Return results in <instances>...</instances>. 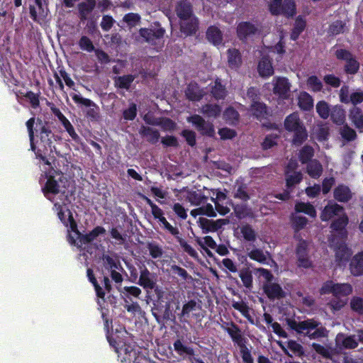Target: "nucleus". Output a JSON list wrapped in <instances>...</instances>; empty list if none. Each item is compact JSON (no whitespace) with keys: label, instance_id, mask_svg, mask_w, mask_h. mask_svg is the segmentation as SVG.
<instances>
[{"label":"nucleus","instance_id":"obj_1","mask_svg":"<svg viewBox=\"0 0 363 363\" xmlns=\"http://www.w3.org/2000/svg\"><path fill=\"white\" fill-rule=\"evenodd\" d=\"M353 291L352 286L349 283H336L333 281L325 282L321 289L322 294H332L334 298L328 303L333 311L342 308L347 303V296Z\"/></svg>","mask_w":363,"mask_h":363},{"label":"nucleus","instance_id":"obj_2","mask_svg":"<svg viewBox=\"0 0 363 363\" xmlns=\"http://www.w3.org/2000/svg\"><path fill=\"white\" fill-rule=\"evenodd\" d=\"M46 177L47 181L43 188L45 196L54 203L57 202L55 199L56 196L60 201L67 199V196L65 195L67 181L63 174L52 170L46 174Z\"/></svg>","mask_w":363,"mask_h":363},{"label":"nucleus","instance_id":"obj_3","mask_svg":"<svg viewBox=\"0 0 363 363\" xmlns=\"http://www.w3.org/2000/svg\"><path fill=\"white\" fill-rule=\"evenodd\" d=\"M286 323L291 329L311 340L326 337L328 335L327 330L314 319L296 321L295 319L287 318Z\"/></svg>","mask_w":363,"mask_h":363},{"label":"nucleus","instance_id":"obj_4","mask_svg":"<svg viewBox=\"0 0 363 363\" xmlns=\"http://www.w3.org/2000/svg\"><path fill=\"white\" fill-rule=\"evenodd\" d=\"M333 218H335V219L331 224V228L333 230L340 231L342 235L345 237L347 233L345 228L348 223V218L341 206L330 203L323 208L320 218L323 221H327Z\"/></svg>","mask_w":363,"mask_h":363},{"label":"nucleus","instance_id":"obj_5","mask_svg":"<svg viewBox=\"0 0 363 363\" xmlns=\"http://www.w3.org/2000/svg\"><path fill=\"white\" fill-rule=\"evenodd\" d=\"M284 127L286 130L294 133L293 138L294 144L300 145L306 140L308 137L306 130L297 113H293L286 118Z\"/></svg>","mask_w":363,"mask_h":363},{"label":"nucleus","instance_id":"obj_6","mask_svg":"<svg viewBox=\"0 0 363 363\" xmlns=\"http://www.w3.org/2000/svg\"><path fill=\"white\" fill-rule=\"evenodd\" d=\"M105 233L106 230L101 226L96 227L85 235H82L77 229L76 231H73L69 235V242L78 248H82L84 245L96 240L99 235H104Z\"/></svg>","mask_w":363,"mask_h":363},{"label":"nucleus","instance_id":"obj_7","mask_svg":"<svg viewBox=\"0 0 363 363\" xmlns=\"http://www.w3.org/2000/svg\"><path fill=\"white\" fill-rule=\"evenodd\" d=\"M67 199L61 201L62 204H60V202H55L54 209L57 211L58 218L67 228L69 235L70 233H72L73 231H76L77 227L72 215L67 206Z\"/></svg>","mask_w":363,"mask_h":363},{"label":"nucleus","instance_id":"obj_8","mask_svg":"<svg viewBox=\"0 0 363 363\" xmlns=\"http://www.w3.org/2000/svg\"><path fill=\"white\" fill-rule=\"evenodd\" d=\"M116 352L118 353V357L121 358V363H130L133 360V363H141V362H147V360L142 356L136 357V352L133 347L130 345L123 343L121 345L117 343V345H113Z\"/></svg>","mask_w":363,"mask_h":363},{"label":"nucleus","instance_id":"obj_9","mask_svg":"<svg viewBox=\"0 0 363 363\" xmlns=\"http://www.w3.org/2000/svg\"><path fill=\"white\" fill-rule=\"evenodd\" d=\"M269 11L273 15L283 14L286 16H293L296 13V6L293 0H272L269 5Z\"/></svg>","mask_w":363,"mask_h":363},{"label":"nucleus","instance_id":"obj_10","mask_svg":"<svg viewBox=\"0 0 363 363\" xmlns=\"http://www.w3.org/2000/svg\"><path fill=\"white\" fill-rule=\"evenodd\" d=\"M296 257L298 267L309 268L312 262L309 256V244L303 240H300L296 248Z\"/></svg>","mask_w":363,"mask_h":363},{"label":"nucleus","instance_id":"obj_11","mask_svg":"<svg viewBox=\"0 0 363 363\" xmlns=\"http://www.w3.org/2000/svg\"><path fill=\"white\" fill-rule=\"evenodd\" d=\"M72 98L75 103L82 104L87 108L86 111V115L91 121H97L100 119L99 107L96 106L92 101L83 98L78 94H73Z\"/></svg>","mask_w":363,"mask_h":363},{"label":"nucleus","instance_id":"obj_12","mask_svg":"<svg viewBox=\"0 0 363 363\" xmlns=\"http://www.w3.org/2000/svg\"><path fill=\"white\" fill-rule=\"evenodd\" d=\"M187 121L188 122L191 123L203 135L213 136L215 133L213 124L205 121V120L199 115H194L191 117H188Z\"/></svg>","mask_w":363,"mask_h":363},{"label":"nucleus","instance_id":"obj_13","mask_svg":"<svg viewBox=\"0 0 363 363\" xmlns=\"http://www.w3.org/2000/svg\"><path fill=\"white\" fill-rule=\"evenodd\" d=\"M274 93L280 99H286L290 96V83L285 77H275L273 79Z\"/></svg>","mask_w":363,"mask_h":363},{"label":"nucleus","instance_id":"obj_14","mask_svg":"<svg viewBox=\"0 0 363 363\" xmlns=\"http://www.w3.org/2000/svg\"><path fill=\"white\" fill-rule=\"evenodd\" d=\"M138 283L145 289H153L157 284V276L144 267L140 269Z\"/></svg>","mask_w":363,"mask_h":363},{"label":"nucleus","instance_id":"obj_15","mask_svg":"<svg viewBox=\"0 0 363 363\" xmlns=\"http://www.w3.org/2000/svg\"><path fill=\"white\" fill-rule=\"evenodd\" d=\"M336 57L338 59L346 61L345 70L347 73L354 74L359 69V63L353 59L352 55L345 50H338L336 51Z\"/></svg>","mask_w":363,"mask_h":363},{"label":"nucleus","instance_id":"obj_16","mask_svg":"<svg viewBox=\"0 0 363 363\" xmlns=\"http://www.w3.org/2000/svg\"><path fill=\"white\" fill-rule=\"evenodd\" d=\"M140 34L146 42L156 44V40H160L163 37L164 30L160 27H156L154 29L143 28L140 29Z\"/></svg>","mask_w":363,"mask_h":363},{"label":"nucleus","instance_id":"obj_17","mask_svg":"<svg viewBox=\"0 0 363 363\" xmlns=\"http://www.w3.org/2000/svg\"><path fill=\"white\" fill-rule=\"evenodd\" d=\"M247 255L250 259L257 262L262 264H266L271 260L270 255L268 252L257 247L247 248Z\"/></svg>","mask_w":363,"mask_h":363},{"label":"nucleus","instance_id":"obj_18","mask_svg":"<svg viewBox=\"0 0 363 363\" xmlns=\"http://www.w3.org/2000/svg\"><path fill=\"white\" fill-rule=\"evenodd\" d=\"M180 30L185 35H190L196 33L198 28L196 17H191L180 20Z\"/></svg>","mask_w":363,"mask_h":363},{"label":"nucleus","instance_id":"obj_19","mask_svg":"<svg viewBox=\"0 0 363 363\" xmlns=\"http://www.w3.org/2000/svg\"><path fill=\"white\" fill-rule=\"evenodd\" d=\"M331 245L335 251V257L337 260H338V262L340 263L346 262L351 255L350 250L345 245L344 242L336 245L334 240H331Z\"/></svg>","mask_w":363,"mask_h":363},{"label":"nucleus","instance_id":"obj_20","mask_svg":"<svg viewBox=\"0 0 363 363\" xmlns=\"http://www.w3.org/2000/svg\"><path fill=\"white\" fill-rule=\"evenodd\" d=\"M263 288L269 298H280L284 296V292L278 284L265 283Z\"/></svg>","mask_w":363,"mask_h":363},{"label":"nucleus","instance_id":"obj_21","mask_svg":"<svg viewBox=\"0 0 363 363\" xmlns=\"http://www.w3.org/2000/svg\"><path fill=\"white\" fill-rule=\"evenodd\" d=\"M222 328L230 335L233 340L237 343L238 346L244 344L241 332L235 324L226 323L225 325H223Z\"/></svg>","mask_w":363,"mask_h":363},{"label":"nucleus","instance_id":"obj_22","mask_svg":"<svg viewBox=\"0 0 363 363\" xmlns=\"http://www.w3.org/2000/svg\"><path fill=\"white\" fill-rule=\"evenodd\" d=\"M350 269L354 276L363 274V252L354 255L350 264Z\"/></svg>","mask_w":363,"mask_h":363},{"label":"nucleus","instance_id":"obj_23","mask_svg":"<svg viewBox=\"0 0 363 363\" xmlns=\"http://www.w3.org/2000/svg\"><path fill=\"white\" fill-rule=\"evenodd\" d=\"M176 11L179 20L196 17L192 13L191 5L186 1H181L179 2L176 8Z\"/></svg>","mask_w":363,"mask_h":363},{"label":"nucleus","instance_id":"obj_24","mask_svg":"<svg viewBox=\"0 0 363 363\" xmlns=\"http://www.w3.org/2000/svg\"><path fill=\"white\" fill-rule=\"evenodd\" d=\"M208 40L216 46L222 45L223 34L221 30L216 26H210L206 31Z\"/></svg>","mask_w":363,"mask_h":363},{"label":"nucleus","instance_id":"obj_25","mask_svg":"<svg viewBox=\"0 0 363 363\" xmlns=\"http://www.w3.org/2000/svg\"><path fill=\"white\" fill-rule=\"evenodd\" d=\"M257 69L259 75L262 77H268L274 73L272 62L267 56L262 57L259 62Z\"/></svg>","mask_w":363,"mask_h":363},{"label":"nucleus","instance_id":"obj_26","mask_svg":"<svg viewBox=\"0 0 363 363\" xmlns=\"http://www.w3.org/2000/svg\"><path fill=\"white\" fill-rule=\"evenodd\" d=\"M338 346L347 349H353L357 347L358 343L354 336H346L343 334H338L335 339Z\"/></svg>","mask_w":363,"mask_h":363},{"label":"nucleus","instance_id":"obj_27","mask_svg":"<svg viewBox=\"0 0 363 363\" xmlns=\"http://www.w3.org/2000/svg\"><path fill=\"white\" fill-rule=\"evenodd\" d=\"M334 197L338 201L345 202L351 199L352 193L347 186L340 185L334 191Z\"/></svg>","mask_w":363,"mask_h":363},{"label":"nucleus","instance_id":"obj_28","mask_svg":"<svg viewBox=\"0 0 363 363\" xmlns=\"http://www.w3.org/2000/svg\"><path fill=\"white\" fill-rule=\"evenodd\" d=\"M350 119L357 128L363 130V114L359 108L354 107L350 110Z\"/></svg>","mask_w":363,"mask_h":363},{"label":"nucleus","instance_id":"obj_29","mask_svg":"<svg viewBox=\"0 0 363 363\" xmlns=\"http://www.w3.org/2000/svg\"><path fill=\"white\" fill-rule=\"evenodd\" d=\"M240 232L244 240L248 242H255L257 239V233L249 224L242 225L240 227Z\"/></svg>","mask_w":363,"mask_h":363},{"label":"nucleus","instance_id":"obj_30","mask_svg":"<svg viewBox=\"0 0 363 363\" xmlns=\"http://www.w3.org/2000/svg\"><path fill=\"white\" fill-rule=\"evenodd\" d=\"M228 62L233 69H236L241 65V56L238 50L235 49H229L228 50Z\"/></svg>","mask_w":363,"mask_h":363},{"label":"nucleus","instance_id":"obj_31","mask_svg":"<svg viewBox=\"0 0 363 363\" xmlns=\"http://www.w3.org/2000/svg\"><path fill=\"white\" fill-rule=\"evenodd\" d=\"M298 106L303 110H310L313 106V100L307 92H301L298 96Z\"/></svg>","mask_w":363,"mask_h":363},{"label":"nucleus","instance_id":"obj_32","mask_svg":"<svg viewBox=\"0 0 363 363\" xmlns=\"http://www.w3.org/2000/svg\"><path fill=\"white\" fill-rule=\"evenodd\" d=\"M256 30L254 25L247 22L241 23L238 26V35L240 38H246L255 33Z\"/></svg>","mask_w":363,"mask_h":363},{"label":"nucleus","instance_id":"obj_33","mask_svg":"<svg viewBox=\"0 0 363 363\" xmlns=\"http://www.w3.org/2000/svg\"><path fill=\"white\" fill-rule=\"evenodd\" d=\"M307 172L311 177L318 178L323 172V167L316 160H311L307 165Z\"/></svg>","mask_w":363,"mask_h":363},{"label":"nucleus","instance_id":"obj_34","mask_svg":"<svg viewBox=\"0 0 363 363\" xmlns=\"http://www.w3.org/2000/svg\"><path fill=\"white\" fill-rule=\"evenodd\" d=\"M96 6L95 1H91L90 2H82L78 5V9L82 20H86L88 16L93 11Z\"/></svg>","mask_w":363,"mask_h":363},{"label":"nucleus","instance_id":"obj_35","mask_svg":"<svg viewBox=\"0 0 363 363\" xmlns=\"http://www.w3.org/2000/svg\"><path fill=\"white\" fill-rule=\"evenodd\" d=\"M186 95L189 100L197 101L201 98L203 94L196 84H190L186 90Z\"/></svg>","mask_w":363,"mask_h":363},{"label":"nucleus","instance_id":"obj_36","mask_svg":"<svg viewBox=\"0 0 363 363\" xmlns=\"http://www.w3.org/2000/svg\"><path fill=\"white\" fill-rule=\"evenodd\" d=\"M251 111L252 114L257 118H264L267 115L266 106L259 101H254L252 104Z\"/></svg>","mask_w":363,"mask_h":363},{"label":"nucleus","instance_id":"obj_37","mask_svg":"<svg viewBox=\"0 0 363 363\" xmlns=\"http://www.w3.org/2000/svg\"><path fill=\"white\" fill-rule=\"evenodd\" d=\"M295 209L296 212L304 213L312 218H315L316 216V211L314 207L307 203H298L295 206Z\"/></svg>","mask_w":363,"mask_h":363},{"label":"nucleus","instance_id":"obj_38","mask_svg":"<svg viewBox=\"0 0 363 363\" xmlns=\"http://www.w3.org/2000/svg\"><path fill=\"white\" fill-rule=\"evenodd\" d=\"M140 133L152 143L157 142L160 137L157 130L149 127H143L140 130Z\"/></svg>","mask_w":363,"mask_h":363},{"label":"nucleus","instance_id":"obj_39","mask_svg":"<svg viewBox=\"0 0 363 363\" xmlns=\"http://www.w3.org/2000/svg\"><path fill=\"white\" fill-rule=\"evenodd\" d=\"M315 108L319 116L323 119L328 118L330 115L331 110L329 105L324 101L318 102Z\"/></svg>","mask_w":363,"mask_h":363},{"label":"nucleus","instance_id":"obj_40","mask_svg":"<svg viewBox=\"0 0 363 363\" xmlns=\"http://www.w3.org/2000/svg\"><path fill=\"white\" fill-rule=\"evenodd\" d=\"M135 77L133 75H124L122 77H118L116 81V85L121 89H128L131 83L133 82Z\"/></svg>","mask_w":363,"mask_h":363},{"label":"nucleus","instance_id":"obj_41","mask_svg":"<svg viewBox=\"0 0 363 363\" xmlns=\"http://www.w3.org/2000/svg\"><path fill=\"white\" fill-rule=\"evenodd\" d=\"M333 121L338 124L344 122L345 120V111L340 106H335L333 108L330 113Z\"/></svg>","mask_w":363,"mask_h":363},{"label":"nucleus","instance_id":"obj_42","mask_svg":"<svg viewBox=\"0 0 363 363\" xmlns=\"http://www.w3.org/2000/svg\"><path fill=\"white\" fill-rule=\"evenodd\" d=\"M211 93L213 96L217 99L224 98L226 94L225 88L218 80L214 82L213 85L211 86Z\"/></svg>","mask_w":363,"mask_h":363},{"label":"nucleus","instance_id":"obj_43","mask_svg":"<svg viewBox=\"0 0 363 363\" xmlns=\"http://www.w3.org/2000/svg\"><path fill=\"white\" fill-rule=\"evenodd\" d=\"M221 111L220 107L217 105L207 104L202 108V113L208 117H217Z\"/></svg>","mask_w":363,"mask_h":363},{"label":"nucleus","instance_id":"obj_44","mask_svg":"<svg viewBox=\"0 0 363 363\" xmlns=\"http://www.w3.org/2000/svg\"><path fill=\"white\" fill-rule=\"evenodd\" d=\"M103 262L105 268L110 271L113 269H118L120 267V262L117 259L108 255H105L103 257Z\"/></svg>","mask_w":363,"mask_h":363},{"label":"nucleus","instance_id":"obj_45","mask_svg":"<svg viewBox=\"0 0 363 363\" xmlns=\"http://www.w3.org/2000/svg\"><path fill=\"white\" fill-rule=\"evenodd\" d=\"M350 307L352 311L359 314L363 313V298L359 296H354L350 301Z\"/></svg>","mask_w":363,"mask_h":363},{"label":"nucleus","instance_id":"obj_46","mask_svg":"<svg viewBox=\"0 0 363 363\" xmlns=\"http://www.w3.org/2000/svg\"><path fill=\"white\" fill-rule=\"evenodd\" d=\"M307 86L313 91H319L323 87L321 81L315 76L308 77L307 80Z\"/></svg>","mask_w":363,"mask_h":363},{"label":"nucleus","instance_id":"obj_47","mask_svg":"<svg viewBox=\"0 0 363 363\" xmlns=\"http://www.w3.org/2000/svg\"><path fill=\"white\" fill-rule=\"evenodd\" d=\"M306 26V22L301 18H298L296 21L294 28L292 31L291 38L296 40L299 34L303 30Z\"/></svg>","mask_w":363,"mask_h":363},{"label":"nucleus","instance_id":"obj_48","mask_svg":"<svg viewBox=\"0 0 363 363\" xmlns=\"http://www.w3.org/2000/svg\"><path fill=\"white\" fill-rule=\"evenodd\" d=\"M313 149L310 146H304L300 152V160L302 163L309 161L313 156Z\"/></svg>","mask_w":363,"mask_h":363},{"label":"nucleus","instance_id":"obj_49","mask_svg":"<svg viewBox=\"0 0 363 363\" xmlns=\"http://www.w3.org/2000/svg\"><path fill=\"white\" fill-rule=\"evenodd\" d=\"M197 242L203 249H206V247L215 249L216 247V242L211 236H205L202 238H198Z\"/></svg>","mask_w":363,"mask_h":363},{"label":"nucleus","instance_id":"obj_50","mask_svg":"<svg viewBox=\"0 0 363 363\" xmlns=\"http://www.w3.org/2000/svg\"><path fill=\"white\" fill-rule=\"evenodd\" d=\"M302 180V174L301 172H294L291 174H286V186L288 187L293 186L296 184H298Z\"/></svg>","mask_w":363,"mask_h":363},{"label":"nucleus","instance_id":"obj_51","mask_svg":"<svg viewBox=\"0 0 363 363\" xmlns=\"http://www.w3.org/2000/svg\"><path fill=\"white\" fill-rule=\"evenodd\" d=\"M199 225L204 233L215 232V228H213V220H211L204 218H200L199 219Z\"/></svg>","mask_w":363,"mask_h":363},{"label":"nucleus","instance_id":"obj_52","mask_svg":"<svg viewBox=\"0 0 363 363\" xmlns=\"http://www.w3.org/2000/svg\"><path fill=\"white\" fill-rule=\"evenodd\" d=\"M174 350L179 354H188L192 355L194 354V350L191 347H188L184 346L180 340H177L174 344Z\"/></svg>","mask_w":363,"mask_h":363},{"label":"nucleus","instance_id":"obj_53","mask_svg":"<svg viewBox=\"0 0 363 363\" xmlns=\"http://www.w3.org/2000/svg\"><path fill=\"white\" fill-rule=\"evenodd\" d=\"M232 306L235 309L240 311L245 318H250L249 308L243 301H235L232 303Z\"/></svg>","mask_w":363,"mask_h":363},{"label":"nucleus","instance_id":"obj_54","mask_svg":"<svg viewBox=\"0 0 363 363\" xmlns=\"http://www.w3.org/2000/svg\"><path fill=\"white\" fill-rule=\"evenodd\" d=\"M79 45L82 50H86L89 52L94 50V46L91 40L86 36H82L80 38Z\"/></svg>","mask_w":363,"mask_h":363},{"label":"nucleus","instance_id":"obj_55","mask_svg":"<svg viewBox=\"0 0 363 363\" xmlns=\"http://www.w3.org/2000/svg\"><path fill=\"white\" fill-rule=\"evenodd\" d=\"M287 347L294 354H296L299 357L303 354V347L298 343L295 340H289L287 342Z\"/></svg>","mask_w":363,"mask_h":363},{"label":"nucleus","instance_id":"obj_56","mask_svg":"<svg viewBox=\"0 0 363 363\" xmlns=\"http://www.w3.org/2000/svg\"><path fill=\"white\" fill-rule=\"evenodd\" d=\"M87 276L89 279V281L93 284L95 288V291L96 292V294L100 298H104V292L103 291V289L99 286V285L97 284V281L94 277V275L93 274V272L91 269H89L87 270Z\"/></svg>","mask_w":363,"mask_h":363},{"label":"nucleus","instance_id":"obj_57","mask_svg":"<svg viewBox=\"0 0 363 363\" xmlns=\"http://www.w3.org/2000/svg\"><path fill=\"white\" fill-rule=\"evenodd\" d=\"M240 277L245 287L248 289L252 287V276L250 272L248 270L241 271L240 273Z\"/></svg>","mask_w":363,"mask_h":363},{"label":"nucleus","instance_id":"obj_58","mask_svg":"<svg viewBox=\"0 0 363 363\" xmlns=\"http://www.w3.org/2000/svg\"><path fill=\"white\" fill-rule=\"evenodd\" d=\"M242 359L245 363H254L253 358L251 355L250 351L245 346V344L239 345Z\"/></svg>","mask_w":363,"mask_h":363},{"label":"nucleus","instance_id":"obj_59","mask_svg":"<svg viewBox=\"0 0 363 363\" xmlns=\"http://www.w3.org/2000/svg\"><path fill=\"white\" fill-rule=\"evenodd\" d=\"M140 16L137 13H130L124 16L123 21L130 26H135L140 21Z\"/></svg>","mask_w":363,"mask_h":363},{"label":"nucleus","instance_id":"obj_60","mask_svg":"<svg viewBox=\"0 0 363 363\" xmlns=\"http://www.w3.org/2000/svg\"><path fill=\"white\" fill-rule=\"evenodd\" d=\"M223 117L225 120L229 122L230 123H233L235 121L238 120V113L235 109L232 108H228L225 111Z\"/></svg>","mask_w":363,"mask_h":363},{"label":"nucleus","instance_id":"obj_61","mask_svg":"<svg viewBox=\"0 0 363 363\" xmlns=\"http://www.w3.org/2000/svg\"><path fill=\"white\" fill-rule=\"evenodd\" d=\"M210 196L213 203L223 202L227 200L225 194L218 190H212Z\"/></svg>","mask_w":363,"mask_h":363},{"label":"nucleus","instance_id":"obj_62","mask_svg":"<svg viewBox=\"0 0 363 363\" xmlns=\"http://www.w3.org/2000/svg\"><path fill=\"white\" fill-rule=\"evenodd\" d=\"M203 197L201 194L196 192H191L188 195L189 201L194 206H199L203 203Z\"/></svg>","mask_w":363,"mask_h":363},{"label":"nucleus","instance_id":"obj_63","mask_svg":"<svg viewBox=\"0 0 363 363\" xmlns=\"http://www.w3.org/2000/svg\"><path fill=\"white\" fill-rule=\"evenodd\" d=\"M114 23L113 18L108 15L104 16L101 22V27L104 31H108Z\"/></svg>","mask_w":363,"mask_h":363},{"label":"nucleus","instance_id":"obj_64","mask_svg":"<svg viewBox=\"0 0 363 363\" xmlns=\"http://www.w3.org/2000/svg\"><path fill=\"white\" fill-rule=\"evenodd\" d=\"M340 133L342 138L347 140H352L356 137L355 131L347 125L344 126L341 129Z\"/></svg>","mask_w":363,"mask_h":363}]
</instances>
